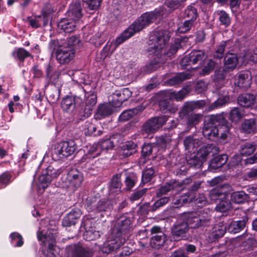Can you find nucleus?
<instances>
[{"label": "nucleus", "instance_id": "603ef678", "mask_svg": "<svg viewBox=\"0 0 257 257\" xmlns=\"http://www.w3.org/2000/svg\"><path fill=\"white\" fill-rule=\"evenodd\" d=\"M171 139L170 137L165 136L157 138L156 145L159 149H166L170 146Z\"/></svg>", "mask_w": 257, "mask_h": 257}, {"label": "nucleus", "instance_id": "412c9836", "mask_svg": "<svg viewBox=\"0 0 257 257\" xmlns=\"http://www.w3.org/2000/svg\"><path fill=\"white\" fill-rule=\"evenodd\" d=\"M68 18L76 22L82 17V9L79 2H75L70 5L67 12Z\"/></svg>", "mask_w": 257, "mask_h": 257}, {"label": "nucleus", "instance_id": "aec40b11", "mask_svg": "<svg viewBox=\"0 0 257 257\" xmlns=\"http://www.w3.org/2000/svg\"><path fill=\"white\" fill-rule=\"evenodd\" d=\"M238 61V57L237 55L228 51L224 59V70L229 71L233 70L236 67Z\"/></svg>", "mask_w": 257, "mask_h": 257}, {"label": "nucleus", "instance_id": "a18cd8bd", "mask_svg": "<svg viewBox=\"0 0 257 257\" xmlns=\"http://www.w3.org/2000/svg\"><path fill=\"white\" fill-rule=\"evenodd\" d=\"M112 113V109L110 106L107 104L100 105L97 112V117L101 119Z\"/></svg>", "mask_w": 257, "mask_h": 257}, {"label": "nucleus", "instance_id": "7ed1b4c3", "mask_svg": "<svg viewBox=\"0 0 257 257\" xmlns=\"http://www.w3.org/2000/svg\"><path fill=\"white\" fill-rule=\"evenodd\" d=\"M57 42L52 41L49 43V49L55 55L57 62L61 65L69 64L75 57L76 50L71 47L62 45L56 47Z\"/></svg>", "mask_w": 257, "mask_h": 257}, {"label": "nucleus", "instance_id": "f8f14e48", "mask_svg": "<svg viewBox=\"0 0 257 257\" xmlns=\"http://www.w3.org/2000/svg\"><path fill=\"white\" fill-rule=\"evenodd\" d=\"M125 242V237L115 236L104 243L101 250L103 253H109L118 249Z\"/></svg>", "mask_w": 257, "mask_h": 257}, {"label": "nucleus", "instance_id": "bb28decb", "mask_svg": "<svg viewBox=\"0 0 257 257\" xmlns=\"http://www.w3.org/2000/svg\"><path fill=\"white\" fill-rule=\"evenodd\" d=\"M68 71H61L60 70L53 71L52 66L47 65L46 68V77L49 81L53 84H56L59 77L62 75L67 74Z\"/></svg>", "mask_w": 257, "mask_h": 257}, {"label": "nucleus", "instance_id": "de8ad7c7", "mask_svg": "<svg viewBox=\"0 0 257 257\" xmlns=\"http://www.w3.org/2000/svg\"><path fill=\"white\" fill-rule=\"evenodd\" d=\"M255 147L250 143H245L240 146L239 152L242 156H249L255 151Z\"/></svg>", "mask_w": 257, "mask_h": 257}, {"label": "nucleus", "instance_id": "bf43d9fd", "mask_svg": "<svg viewBox=\"0 0 257 257\" xmlns=\"http://www.w3.org/2000/svg\"><path fill=\"white\" fill-rule=\"evenodd\" d=\"M11 242L15 244L16 247H20L24 243L23 237L22 235L18 232H13L10 234Z\"/></svg>", "mask_w": 257, "mask_h": 257}, {"label": "nucleus", "instance_id": "c756f323", "mask_svg": "<svg viewBox=\"0 0 257 257\" xmlns=\"http://www.w3.org/2000/svg\"><path fill=\"white\" fill-rule=\"evenodd\" d=\"M190 78V74L189 72H184L179 73L168 79L166 81V83L170 86H174L179 84L182 81L188 79Z\"/></svg>", "mask_w": 257, "mask_h": 257}, {"label": "nucleus", "instance_id": "1a4fd4ad", "mask_svg": "<svg viewBox=\"0 0 257 257\" xmlns=\"http://www.w3.org/2000/svg\"><path fill=\"white\" fill-rule=\"evenodd\" d=\"M167 120L165 115L152 117L147 120L142 125V130L147 134L157 132Z\"/></svg>", "mask_w": 257, "mask_h": 257}, {"label": "nucleus", "instance_id": "3c124183", "mask_svg": "<svg viewBox=\"0 0 257 257\" xmlns=\"http://www.w3.org/2000/svg\"><path fill=\"white\" fill-rule=\"evenodd\" d=\"M83 236L85 240L91 241L99 238L100 236V234L99 231L95 230L94 228H91L89 229H87V227H86V231Z\"/></svg>", "mask_w": 257, "mask_h": 257}, {"label": "nucleus", "instance_id": "338daca9", "mask_svg": "<svg viewBox=\"0 0 257 257\" xmlns=\"http://www.w3.org/2000/svg\"><path fill=\"white\" fill-rule=\"evenodd\" d=\"M193 23L194 22L189 20L185 21L183 24L178 28L177 32L178 33H185L188 32L190 30Z\"/></svg>", "mask_w": 257, "mask_h": 257}, {"label": "nucleus", "instance_id": "37998d69", "mask_svg": "<svg viewBox=\"0 0 257 257\" xmlns=\"http://www.w3.org/2000/svg\"><path fill=\"white\" fill-rule=\"evenodd\" d=\"M98 163L94 160V158H89L86 160H83V157L80 160L81 167L85 169L86 171L94 170L97 167L96 164Z\"/></svg>", "mask_w": 257, "mask_h": 257}, {"label": "nucleus", "instance_id": "9d476101", "mask_svg": "<svg viewBox=\"0 0 257 257\" xmlns=\"http://www.w3.org/2000/svg\"><path fill=\"white\" fill-rule=\"evenodd\" d=\"M86 208L88 211H107L112 208V204L107 199H102L97 202L95 199H87Z\"/></svg>", "mask_w": 257, "mask_h": 257}, {"label": "nucleus", "instance_id": "9b49d317", "mask_svg": "<svg viewBox=\"0 0 257 257\" xmlns=\"http://www.w3.org/2000/svg\"><path fill=\"white\" fill-rule=\"evenodd\" d=\"M67 249L68 255L71 257H92L93 253L89 248L78 244L70 245Z\"/></svg>", "mask_w": 257, "mask_h": 257}, {"label": "nucleus", "instance_id": "8fccbe9b", "mask_svg": "<svg viewBox=\"0 0 257 257\" xmlns=\"http://www.w3.org/2000/svg\"><path fill=\"white\" fill-rule=\"evenodd\" d=\"M176 183L174 182H170L166 183L165 185L161 186L157 191V196L161 197L163 195L167 194L171 190L174 189Z\"/></svg>", "mask_w": 257, "mask_h": 257}, {"label": "nucleus", "instance_id": "dca6fc26", "mask_svg": "<svg viewBox=\"0 0 257 257\" xmlns=\"http://www.w3.org/2000/svg\"><path fill=\"white\" fill-rule=\"evenodd\" d=\"M131 221L130 218L124 217H120L116 222L114 228L112 229V233L116 234V236H123L130 228Z\"/></svg>", "mask_w": 257, "mask_h": 257}, {"label": "nucleus", "instance_id": "4468645a", "mask_svg": "<svg viewBox=\"0 0 257 257\" xmlns=\"http://www.w3.org/2000/svg\"><path fill=\"white\" fill-rule=\"evenodd\" d=\"M131 95L132 92L127 88L117 90L111 95L112 103L115 106H119L123 102L127 100Z\"/></svg>", "mask_w": 257, "mask_h": 257}, {"label": "nucleus", "instance_id": "f704fd0d", "mask_svg": "<svg viewBox=\"0 0 257 257\" xmlns=\"http://www.w3.org/2000/svg\"><path fill=\"white\" fill-rule=\"evenodd\" d=\"M166 241V236L163 232H159L151 237V245L152 247L159 248L162 246Z\"/></svg>", "mask_w": 257, "mask_h": 257}, {"label": "nucleus", "instance_id": "052dcab7", "mask_svg": "<svg viewBox=\"0 0 257 257\" xmlns=\"http://www.w3.org/2000/svg\"><path fill=\"white\" fill-rule=\"evenodd\" d=\"M202 117V115L199 113L194 114L189 116L187 121V125L189 127H193L201 120Z\"/></svg>", "mask_w": 257, "mask_h": 257}, {"label": "nucleus", "instance_id": "f03ea898", "mask_svg": "<svg viewBox=\"0 0 257 257\" xmlns=\"http://www.w3.org/2000/svg\"><path fill=\"white\" fill-rule=\"evenodd\" d=\"M226 124L227 121L223 114L211 115L204 121L203 135L211 141H215L219 138L225 140L229 131Z\"/></svg>", "mask_w": 257, "mask_h": 257}, {"label": "nucleus", "instance_id": "774afa93", "mask_svg": "<svg viewBox=\"0 0 257 257\" xmlns=\"http://www.w3.org/2000/svg\"><path fill=\"white\" fill-rule=\"evenodd\" d=\"M215 65V62L212 60H209L206 65L202 68L200 74L206 75L213 71Z\"/></svg>", "mask_w": 257, "mask_h": 257}, {"label": "nucleus", "instance_id": "5fc2aeb1", "mask_svg": "<svg viewBox=\"0 0 257 257\" xmlns=\"http://www.w3.org/2000/svg\"><path fill=\"white\" fill-rule=\"evenodd\" d=\"M155 176V170L153 167L146 169L142 172V182L146 184L150 182Z\"/></svg>", "mask_w": 257, "mask_h": 257}, {"label": "nucleus", "instance_id": "e2e57ef3", "mask_svg": "<svg viewBox=\"0 0 257 257\" xmlns=\"http://www.w3.org/2000/svg\"><path fill=\"white\" fill-rule=\"evenodd\" d=\"M116 49L112 42H108L102 50V55L105 58L111 55Z\"/></svg>", "mask_w": 257, "mask_h": 257}, {"label": "nucleus", "instance_id": "423d86ee", "mask_svg": "<svg viewBox=\"0 0 257 257\" xmlns=\"http://www.w3.org/2000/svg\"><path fill=\"white\" fill-rule=\"evenodd\" d=\"M77 149V144L73 140L61 142L54 149L53 157L57 159H66L72 155Z\"/></svg>", "mask_w": 257, "mask_h": 257}, {"label": "nucleus", "instance_id": "cd10ccee", "mask_svg": "<svg viewBox=\"0 0 257 257\" xmlns=\"http://www.w3.org/2000/svg\"><path fill=\"white\" fill-rule=\"evenodd\" d=\"M245 116L244 110L235 107L231 109L229 115V119L234 123H238Z\"/></svg>", "mask_w": 257, "mask_h": 257}, {"label": "nucleus", "instance_id": "69168bd1", "mask_svg": "<svg viewBox=\"0 0 257 257\" xmlns=\"http://www.w3.org/2000/svg\"><path fill=\"white\" fill-rule=\"evenodd\" d=\"M44 171L45 174L50 177L51 180L52 179L56 178L62 173L61 169L55 170L53 167L50 166L48 167Z\"/></svg>", "mask_w": 257, "mask_h": 257}, {"label": "nucleus", "instance_id": "6e6d98bb", "mask_svg": "<svg viewBox=\"0 0 257 257\" xmlns=\"http://www.w3.org/2000/svg\"><path fill=\"white\" fill-rule=\"evenodd\" d=\"M137 113V110L136 109L124 110L120 114L118 120L119 121H127L136 115Z\"/></svg>", "mask_w": 257, "mask_h": 257}, {"label": "nucleus", "instance_id": "a19ab883", "mask_svg": "<svg viewBox=\"0 0 257 257\" xmlns=\"http://www.w3.org/2000/svg\"><path fill=\"white\" fill-rule=\"evenodd\" d=\"M229 98L227 96H223L219 97L216 100L210 104L208 107V110L211 111L215 109H217L225 105L229 101Z\"/></svg>", "mask_w": 257, "mask_h": 257}, {"label": "nucleus", "instance_id": "473e14b6", "mask_svg": "<svg viewBox=\"0 0 257 257\" xmlns=\"http://www.w3.org/2000/svg\"><path fill=\"white\" fill-rule=\"evenodd\" d=\"M37 236L39 240L42 241L43 242L46 244H48L49 249H53L55 239L52 234L47 233L43 235L41 232H38L37 233Z\"/></svg>", "mask_w": 257, "mask_h": 257}, {"label": "nucleus", "instance_id": "0e129e2a", "mask_svg": "<svg viewBox=\"0 0 257 257\" xmlns=\"http://www.w3.org/2000/svg\"><path fill=\"white\" fill-rule=\"evenodd\" d=\"M85 97L86 106L88 107V111L92 110V106H93L96 103V96L94 94L91 93L88 96H87L86 94H85Z\"/></svg>", "mask_w": 257, "mask_h": 257}, {"label": "nucleus", "instance_id": "79ce46f5", "mask_svg": "<svg viewBox=\"0 0 257 257\" xmlns=\"http://www.w3.org/2000/svg\"><path fill=\"white\" fill-rule=\"evenodd\" d=\"M135 33L133 32V31H131L129 30V27L126 29L123 33L121 34V35L117 37L113 44L114 46L116 48L119 45L122 43L123 42L127 40L128 38L133 36Z\"/></svg>", "mask_w": 257, "mask_h": 257}, {"label": "nucleus", "instance_id": "a211bd4d", "mask_svg": "<svg viewBox=\"0 0 257 257\" xmlns=\"http://www.w3.org/2000/svg\"><path fill=\"white\" fill-rule=\"evenodd\" d=\"M226 226L222 223L215 224L208 232L209 241L213 242L217 238L222 237L225 233Z\"/></svg>", "mask_w": 257, "mask_h": 257}, {"label": "nucleus", "instance_id": "58836bf2", "mask_svg": "<svg viewBox=\"0 0 257 257\" xmlns=\"http://www.w3.org/2000/svg\"><path fill=\"white\" fill-rule=\"evenodd\" d=\"M255 128V121L254 118L244 120L241 125V131L247 134L253 133Z\"/></svg>", "mask_w": 257, "mask_h": 257}, {"label": "nucleus", "instance_id": "ea45409f", "mask_svg": "<svg viewBox=\"0 0 257 257\" xmlns=\"http://www.w3.org/2000/svg\"><path fill=\"white\" fill-rule=\"evenodd\" d=\"M231 201L236 204H241L247 201L248 195L244 191H236L231 194Z\"/></svg>", "mask_w": 257, "mask_h": 257}, {"label": "nucleus", "instance_id": "864d4df0", "mask_svg": "<svg viewBox=\"0 0 257 257\" xmlns=\"http://www.w3.org/2000/svg\"><path fill=\"white\" fill-rule=\"evenodd\" d=\"M198 16L196 9L192 6H189L184 11L183 17L188 18L193 22L196 19Z\"/></svg>", "mask_w": 257, "mask_h": 257}, {"label": "nucleus", "instance_id": "393cba45", "mask_svg": "<svg viewBox=\"0 0 257 257\" xmlns=\"http://www.w3.org/2000/svg\"><path fill=\"white\" fill-rule=\"evenodd\" d=\"M255 101V97L254 95L249 93L242 94L237 98L238 104L244 107H250L252 106Z\"/></svg>", "mask_w": 257, "mask_h": 257}, {"label": "nucleus", "instance_id": "c85d7f7f", "mask_svg": "<svg viewBox=\"0 0 257 257\" xmlns=\"http://www.w3.org/2000/svg\"><path fill=\"white\" fill-rule=\"evenodd\" d=\"M201 144V141L199 139H195L191 136L186 138L184 141L186 150L193 153H195L196 149L200 146Z\"/></svg>", "mask_w": 257, "mask_h": 257}, {"label": "nucleus", "instance_id": "39448f33", "mask_svg": "<svg viewBox=\"0 0 257 257\" xmlns=\"http://www.w3.org/2000/svg\"><path fill=\"white\" fill-rule=\"evenodd\" d=\"M160 15V13L158 11L144 13L130 25L129 30L133 31L135 34L139 32L153 23Z\"/></svg>", "mask_w": 257, "mask_h": 257}, {"label": "nucleus", "instance_id": "72a5a7b5", "mask_svg": "<svg viewBox=\"0 0 257 257\" xmlns=\"http://www.w3.org/2000/svg\"><path fill=\"white\" fill-rule=\"evenodd\" d=\"M137 144L132 141H127L121 147V155L127 157L136 152Z\"/></svg>", "mask_w": 257, "mask_h": 257}, {"label": "nucleus", "instance_id": "6ab92c4d", "mask_svg": "<svg viewBox=\"0 0 257 257\" xmlns=\"http://www.w3.org/2000/svg\"><path fill=\"white\" fill-rule=\"evenodd\" d=\"M251 83V76L249 71H243L238 74L235 82V84L237 86L247 89L250 87Z\"/></svg>", "mask_w": 257, "mask_h": 257}, {"label": "nucleus", "instance_id": "680f3d73", "mask_svg": "<svg viewBox=\"0 0 257 257\" xmlns=\"http://www.w3.org/2000/svg\"><path fill=\"white\" fill-rule=\"evenodd\" d=\"M187 162L190 166L197 168L201 167L203 164L202 161L197 157V154L192 155L189 159L187 158Z\"/></svg>", "mask_w": 257, "mask_h": 257}, {"label": "nucleus", "instance_id": "c03bdc74", "mask_svg": "<svg viewBox=\"0 0 257 257\" xmlns=\"http://www.w3.org/2000/svg\"><path fill=\"white\" fill-rule=\"evenodd\" d=\"M96 126L93 123L87 122L85 123L84 134L86 135H93L94 136H101L103 132L101 130H98L97 132Z\"/></svg>", "mask_w": 257, "mask_h": 257}, {"label": "nucleus", "instance_id": "ddd939ff", "mask_svg": "<svg viewBox=\"0 0 257 257\" xmlns=\"http://www.w3.org/2000/svg\"><path fill=\"white\" fill-rule=\"evenodd\" d=\"M82 102V99L78 96H67L61 101V107L65 111L70 112L77 108Z\"/></svg>", "mask_w": 257, "mask_h": 257}, {"label": "nucleus", "instance_id": "2f4dec72", "mask_svg": "<svg viewBox=\"0 0 257 257\" xmlns=\"http://www.w3.org/2000/svg\"><path fill=\"white\" fill-rule=\"evenodd\" d=\"M214 150L215 152H218L219 149L216 146L210 145L206 147L201 148L197 152V157L199 158L203 163L206 160L207 156L211 153V151Z\"/></svg>", "mask_w": 257, "mask_h": 257}, {"label": "nucleus", "instance_id": "5701e85b", "mask_svg": "<svg viewBox=\"0 0 257 257\" xmlns=\"http://www.w3.org/2000/svg\"><path fill=\"white\" fill-rule=\"evenodd\" d=\"M189 226L186 221H178L173 226L172 234L174 236L183 237L187 232Z\"/></svg>", "mask_w": 257, "mask_h": 257}, {"label": "nucleus", "instance_id": "2eb2a0df", "mask_svg": "<svg viewBox=\"0 0 257 257\" xmlns=\"http://www.w3.org/2000/svg\"><path fill=\"white\" fill-rule=\"evenodd\" d=\"M147 51L150 55L154 54L153 59L145 67L146 72L150 73L158 69L165 62L166 58H164L160 53L159 55H157V53L150 51L149 47L147 49Z\"/></svg>", "mask_w": 257, "mask_h": 257}, {"label": "nucleus", "instance_id": "b1692460", "mask_svg": "<svg viewBox=\"0 0 257 257\" xmlns=\"http://www.w3.org/2000/svg\"><path fill=\"white\" fill-rule=\"evenodd\" d=\"M77 27L76 22L69 18H63L58 23V28L65 33L73 32Z\"/></svg>", "mask_w": 257, "mask_h": 257}, {"label": "nucleus", "instance_id": "7c9ffc66", "mask_svg": "<svg viewBox=\"0 0 257 257\" xmlns=\"http://www.w3.org/2000/svg\"><path fill=\"white\" fill-rule=\"evenodd\" d=\"M247 221V218L244 216L242 220L232 221L228 226L229 231L233 233L239 232L245 227Z\"/></svg>", "mask_w": 257, "mask_h": 257}, {"label": "nucleus", "instance_id": "a878e982", "mask_svg": "<svg viewBox=\"0 0 257 257\" xmlns=\"http://www.w3.org/2000/svg\"><path fill=\"white\" fill-rule=\"evenodd\" d=\"M189 90L187 88H183L179 91H175L172 90H168L166 92V95L172 100H175L177 101H182L189 93Z\"/></svg>", "mask_w": 257, "mask_h": 257}, {"label": "nucleus", "instance_id": "f257e3e1", "mask_svg": "<svg viewBox=\"0 0 257 257\" xmlns=\"http://www.w3.org/2000/svg\"><path fill=\"white\" fill-rule=\"evenodd\" d=\"M170 38V33L168 31L158 29L154 31L151 34L148 41L149 50L153 51L159 55L160 53L166 58L171 57L176 53L181 47V40L176 39L167 50V44Z\"/></svg>", "mask_w": 257, "mask_h": 257}, {"label": "nucleus", "instance_id": "09e8293b", "mask_svg": "<svg viewBox=\"0 0 257 257\" xmlns=\"http://www.w3.org/2000/svg\"><path fill=\"white\" fill-rule=\"evenodd\" d=\"M100 154V150L98 144H94L90 147L87 153L83 156V160L89 158H95Z\"/></svg>", "mask_w": 257, "mask_h": 257}, {"label": "nucleus", "instance_id": "20e7f679", "mask_svg": "<svg viewBox=\"0 0 257 257\" xmlns=\"http://www.w3.org/2000/svg\"><path fill=\"white\" fill-rule=\"evenodd\" d=\"M183 217L191 228L207 226L211 223L210 215L203 210L186 213Z\"/></svg>", "mask_w": 257, "mask_h": 257}, {"label": "nucleus", "instance_id": "4be33fe9", "mask_svg": "<svg viewBox=\"0 0 257 257\" xmlns=\"http://www.w3.org/2000/svg\"><path fill=\"white\" fill-rule=\"evenodd\" d=\"M226 185H218L215 188L212 189L209 192V197L213 202H217L226 196Z\"/></svg>", "mask_w": 257, "mask_h": 257}, {"label": "nucleus", "instance_id": "4d7b16f0", "mask_svg": "<svg viewBox=\"0 0 257 257\" xmlns=\"http://www.w3.org/2000/svg\"><path fill=\"white\" fill-rule=\"evenodd\" d=\"M231 208L230 201L225 199H222L216 205V210L219 212H225Z\"/></svg>", "mask_w": 257, "mask_h": 257}, {"label": "nucleus", "instance_id": "f3484780", "mask_svg": "<svg viewBox=\"0 0 257 257\" xmlns=\"http://www.w3.org/2000/svg\"><path fill=\"white\" fill-rule=\"evenodd\" d=\"M121 141V135L116 133L112 135L109 138L99 141L98 146L100 149L107 150L112 149L115 143H119Z\"/></svg>", "mask_w": 257, "mask_h": 257}, {"label": "nucleus", "instance_id": "13d9d810", "mask_svg": "<svg viewBox=\"0 0 257 257\" xmlns=\"http://www.w3.org/2000/svg\"><path fill=\"white\" fill-rule=\"evenodd\" d=\"M195 109V106L192 101L186 102L180 112L181 116H185L189 115L192 111Z\"/></svg>", "mask_w": 257, "mask_h": 257}, {"label": "nucleus", "instance_id": "c9c22d12", "mask_svg": "<svg viewBox=\"0 0 257 257\" xmlns=\"http://www.w3.org/2000/svg\"><path fill=\"white\" fill-rule=\"evenodd\" d=\"M227 160V156L225 154L218 155L214 157L210 162L209 167L210 169H217L224 165Z\"/></svg>", "mask_w": 257, "mask_h": 257}, {"label": "nucleus", "instance_id": "4c0bfd02", "mask_svg": "<svg viewBox=\"0 0 257 257\" xmlns=\"http://www.w3.org/2000/svg\"><path fill=\"white\" fill-rule=\"evenodd\" d=\"M228 71H225L224 68L222 70H219L216 71L214 74V82L215 84L219 88H221L225 84L226 80L225 77L226 76V73Z\"/></svg>", "mask_w": 257, "mask_h": 257}, {"label": "nucleus", "instance_id": "6e6552de", "mask_svg": "<svg viewBox=\"0 0 257 257\" xmlns=\"http://www.w3.org/2000/svg\"><path fill=\"white\" fill-rule=\"evenodd\" d=\"M61 181L63 187L73 190L80 186L83 181V177L76 169H72L67 172L66 175L62 177Z\"/></svg>", "mask_w": 257, "mask_h": 257}, {"label": "nucleus", "instance_id": "49530a36", "mask_svg": "<svg viewBox=\"0 0 257 257\" xmlns=\"http://www.w3.org/2000/svg\"><path fill=\"white\" fill-rule=\"evenodd\" d=\"M12 55L15 58L18 59L21 62L24 61L25 58L32 56L28 51L23 48L16 49L13 52Z\"/></svg>", "mask_w": 257, "mask_h": 257}, {"label": "nucleus", "instance_id": "0eeeda50", "mask_svg": "<svg viewBox=\"0 0 257 257\" xmlns=\"http://www.w3.org/2000/svg\"><path fill=\"white\" fill-rule=\"evenodd\" d=\"M207 57L204 51L194 50L182 58L180 65L183 69H189L188 66H190L189 68L193 69L191 66L192 65L201 64Z\"/></svg>", "mask_w": 257, "mask_h": 257}, {"label": "nucleus", "instance_id": "e433bc0d", "mask_svg": "<svg viewBox=\"0 0 257 257\" xmlns=\"http://www.w3.org/2000/svg\"><path fill=\"white\" fill-rule=\"evenodd\" d=\"M232 42L230 40L222 41L217 46L216 51L214 54V57L216 59H221L223 57L225 49H229L231 45Z\"/></svg>", "mask_w": 257, "mask_h": 257}]
</instances>
